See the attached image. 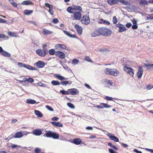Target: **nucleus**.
<instances>
[{
    "label": "nucleus",
    "instance_id": "nucleus-3",
    "mask_svg": "<svg viewBox=\"0 0 153 153\" xmlns=\"http://www.w3.org/2000/svg\"><path fill=\"white\" fill-rule=\"evenodd\" d=\"M81 21L83 24L88 25L90 22V20L88 16H84L81 19Z\"/></svg>",
    "mask_w": 153,
    "mask_h": 153
},
{
    "label": "nucleus",
    "instance_id": "nucleus-23",
    "mask_svg": "<svg viewBox=\"0 0 153 153\" xmlns=\"http://www.w3.org/2000/svg\"><path fill=\"white\" fill-rule=\"evenodd\" d=\"M81 142L82 141L79 139L75 138L73 140L74 143L77 145H79Z\"/></svg>",
    "mask_w": 153,
    "mask_h": 153
},
{
    "label": "nucleus",
    "instance_id": "nucleus-6",
    "mask_svg": "<svg viewBox=\"0 0 153 153\" xmlns=\"http://www.w3.org/2000/svg\"><path fill=\"white\" fill-rule=\"evenodd\" d=\"M56 55L61 59H63L65 57V53L62 51H57L56 53Z\"/></svg>",
    "mask_w": 153,
    "mask_h": 153
},
{
    "label": "nucleus",
    "instance_id": "nucleus-62",
    "mask_svg": "<svg viewBox=\"0 0 153 153\" xmlns=\"http://www.w3.org/2000/svg\"><path fill=\"white\" fill-rule=\"evenodd\" d=\"M53 22L54 24H56L58 22V20L57 19H54L53 20Z\"/></svg>",
    "mask_w": 153,
    "mask_h": 153
},
{
    "label": "nucleus",
    "instance_id": "nucleus-31",
    "mask_svg": "<svg viewBox=\"0 0 153 153\" xmlns=\"http://www.w3.org/2000/svg\"><path fill=\"white\" fill-rule=\"evenodd\" d=\"M97 22L100 24H105V20L101 18H99L97 20Z\"/></svg>",
    "mask_w": 153,
    "mask_h": 153
},
{
    "label": "nucleus",
    "instance_id": "nucleus-63",
    "mask_svg": "<svg viewBox=\"0 0 153 153\" xmlns=\"http://www.w3.org/2000/svg\"><path fill=\"white\" fill-rule=\"evenodd\" d=\"M85 60L88 62H91V59L88 56H87L85 58Z\"/></svg>",
    "mask_w": 153,
    "mask_h": 153
},
{
    "label": "nucleus",
    "instance_id": "nucleus-21",
    "mask_svg": "<svg viewBox=\"0 0 153 153\" xmlns=\"http://www.w3.org/2000/svg\"><path fill=\"white\" fill-rule=\"evenodd\" d=\"M7 34L12 37H17V33L15 32L9 31L7 33Z\"/></svg>",
    "mask_w": 153,
    "mask_h": 153
},
{
    "label": "nucleus",
    "instance_id": "nucleus-18",
    "mask_svg": "<svg viewBox=\"0 0 153 153\" xmlns=\"http://www.w3.org/2000/svg\"><path fill=\"white\" fill-rule=\"evenodd\" d=\"M68 91H69V94L76 95L77 94V90L76 89H68Z\"/></svg>",
    "mask_w": 153,
    "mask_h": 153
},
{
    "label": "nucleus",
    "instance_id": "nucleus-49",
    "mask_svg": "<svg viewBox=\"0 0 153 153\" xmlns=\"http://www.w3.org/2000/svg\"><path fill=\"white\" fill-rule=\"evenodd\" d=\"M112 21L114 24H116L117 22V19L116 16H114L113 17Z\"/></svg>",
    "mask_w": 153,
    "mask_h": 153
},
{
    "label": "nucleus",
    "instance_id": "nucleus-34",
    "mask_svg": "<svg viewBox=\"0 0 153 153\" xmlns=\"http://www.w3.org/2000/svg\"><path fill=\"white\" fill-rule=\"evenodd\" d=\"M52 135V137L53 139H58L59 137V134L54 132H53V134Z\"/></svg>",
    "mask_w": 153,
    "mask_h": 153
},
{
    "label": "nucleus",
    "instance_id": "nucleus-43",
    "mask_svg": "<svg viewBox=\"0 0 153 153\" xmlns=\"http://www.w3.org/2000/svg\"><path fill=\"white\" fill-rule=\"evenodd\" d=\"M148 15L149 16L146 17L147 20H148L153 19V14H148Z\"/></svg>",
    "mask_w": 153,
    "mask_h": 153
},
{
    "label": "nucleus",
    "instance_id": "nucleus-20",
    "mask_svg": "<svg viewBox=\"0 0 153 153\" xmlns=\"http://www.w3.org/2000/svg\"><path fill=\"white\" fill-rule=\"evenodd\" d=\"M34 113L38 117H43V114L42 113L39 111L38 110H35Z\"/></svg>",
    "mask_w": 153,
    "mask_h": 153
},
{
    "label": "nucleus",
    "instance_id": "nucleus-36",
    "mask_svg": "<svg viewBox=\"0 0 153 153\" xmlns=\"http://www.w3.org/2000/svg\"><path fill=\"white\" fill-rule=\"evenodd\" d=\"M23 79L24 80L25 82L27 81L30 83L33 82L34 81V80L31 78H24Z\"/></svg>",
    "mask_w": 153,
    "mask_h": 153
},
{
    "label": "nucleus",
    "instance_id": "nucleus-37",
    "mask_svg": "<svg viewBox=\"0 0 153 153\" xmlns=\"http://www.w3.org/2000/svg\"><path fill=\"white\" fill-rule=\"evenodd\" d=\"M117 0H107V2L110 4H113L117 3Z\"/></svg>",
    "mask_w": 153,
    "mask_h": 153
},
{
    "label": "nucleus",
    "instance_id": "nucleus-32",
    "mask_svg": "<svg viewBox=\"0 0 153 153\" xmlns=\"http://www.w3.org/2000/svg\"><path fill=\"white\" fill-rule=\"evenodd\" d=\"M51 84L53 85H60V82L57 81L53 80L51 82Z\"/></svg>",
    "mask_w": 153,
    "mask_h": 153
},
{
    "label": "nucleus",
    "instance_id": "nucleus-54",
    "mask_svg": "<svg viewBox=\"0 0 153 153\" xmlns=\"http://www.w3.org/2000/svg\"><path fill=\"white\" fill-rule=\"evenodd\" d=\"M45 5L46 7H47L49 8V9H53V6L51 5H50L48 3H46L45 4Z\"/></svg>",
    "mask_w": 153,
    "mask_h": 153
},
{
    "label": "nucleus",
    "instance_id": "nucleus-53",
    "mask_svg": "<svg viewBox=\"0 0 153 153\" xmlns=\"http://www.w3.org/2000/svg\"><path fill=\"white\" fill-rule=\"evenodd\" d=\"M108 146H111L113 148L116 149L117 150H118V149L114 145H112V143H108Z\"/></svg>",
    "mask_w": 153,
    "mask_h": 153
},
{
    "label": "nucleus",
    "instance_id": "nucleus-51",
    "mask_svg": "<svg viewBox=\"0 0 153 153\" xmlns=\"http://www.w3.org/2000/svg\"><path fill=\"white\" fill-rule=\"evenodd\" d=\"M25 64H23L22 62H19L18 63L17 65L18 66V67L19 68L22 67H24L25 68Z\"/></svg>",
    "mask_w": 153,
    "mask_h": 153
},
{
    "label": "nucleus",
    "instance_id": "nucleus-16",
    "mask_svg": "<svg viewBox=\"0 0 153 153\" xmlns=\"http://www.w3.org/2000/svg\"><path fill=\"white\" fill-rule=\"evenodd\" d=\"M22 132L19 131L16 133L13 136L14 138H20L22 137Z\"/></svg>",
    "mask_w": 153,
    "mask_h": 153
},
{
    "label": "nucleus",
    "instance_id": "nucleus-52",
    "mask_svg": "<svg viewBox=\"0 0 153 153\" xmlns=\"http://www.w3.org/2000/svg\"><path fill=\"white\" fill-rule=\"evenodd\" d=\"M62 85H66L68 84L69 82L68 81H65L61 82Z\"/></svg>",
    "mask_w": 153,
    "mask_h": 153
},
{
    "label": "nucleus",
    "instance_id": "nucleus-5",
    "mask_svg": "<svg viewBox=\"0 0 153 153\" xmlns=\"http://www.w3.org/2000/svg\"><path fill=\"white\" fill-rule=\"evenodd\" d=\"M36 53L39 56L42 57H44L46 55L45 51L41 49H39L36 51Z\"/></svg>",
    "mask_w": 153,
    "mask_h": 153
},
{
    "label": "nucleus",
    "instance_id": "nucleus-24",
    "mask_svg": "<svg viewBox=\"0 0 153 153\" xmlns=\"http://www.w3.org/2000/svg\"><path fill=\"white\" fill-rule=\"evenodd\" d=\"M73 7H74V11L78 10L80 12H82V8L81 7L77 5H74Z\"/></svg>",
    "mask_w": 153,
    "mask_h": 153
},
{
    "label": "nucleus",
    "instance_id": "nucleus-25",
    "mask_svg": "<svg viewBox=\"0 0 153 153\" xmlns=\"http://www.w3.org/2000/svg\"><path fill=\"white\" fill-rule=\"evenodd\" d=\"M33 12V10H25L24 11V13L27 15H30Z\"/></svg>",
    "mask_w": 153,
    "mask_h": 153
},
{
    "label": "nucleus",
    "instance_id": "nucleus-27",
    "mask_svg": "<svg viewBox=\"0 0 153 153\" xmlns=\"http://www.w3.org/2000/svg\"><path fill=\"white\" fill-rule=\"evenodd\" d=\"M36 101L34 100H32L31 99H28L26 100V103H30V104H34L36 103ZM38 103H37L36 104Z\"/></svg>",
    "mask_w": 153,
    "mask_h": 153
},
{
    "label": "nucleus",
    "instance_id": "nucleus-50",
    "mask_svg": "<svg viewBox=\"0 0 153 153\" xmlns=\"http://www.w3.org/2000/svg\"><path fill=\"white\" fill-rule=\"evenodd\" d=\"M41 150L38 148H36L35 149V153H41Z\"/></svg>",
    "mask_w": 153,
    "mask_h": 153
},
{
    "label": "nucleus",
    "instance_id": "nucleus-48",
    "mask_svg": "<svg viewBox=\"0 0 153 153\" xmlns=\"http://www.w3.org/2000/svg\"><path fill=\"white\" fill-rule=\"evenodd\" d=\"M0 38H5L6 39H8V37L4 34H0Z\"/></svg>",
    "mask_w": 153,
    "mask_h": 153
},
{
    "label": "nucleus",
    "instance_id": "nucleus-57",
    "mask_svg": "<svg viewBox=\"0 0 153 153\" xmlns=\"http://www.w3.org/2000/svg\"><path fill=\"white\" fill-rule=\"evenodd\" d=\"M0 23H4L7 24V21L6 20L0 18Z\"/></svg>",
    "mask_w": 153,
    "mask_h": 153
},
{
    "label": "nucleus",
    "instance_id": "nucleus-17",
    "mask_svg": "<svg viewBox=\"0 0 153 153\" xmlns=\"http://www.w3.org/2000/svg\"><path fill=\"white\" fill-rule=\"evenodd\" d=\"M33 134L36 136H39L42 134V131L41 130L36 129L33 131Z\"/></svg>",
    "mask_w": 153,
    "mask_h": 153
},
{
    "label": "nucleus",
    "instance_id": "nucleus-22",
    "mask_svg": "<svg viewBox=\"0 0 153 153\" xmlns=\"http://www.w3.org/2000/svg\"><path fill=\"white\" fill-rule=\"evenodd\" d=\"M25 68L28 69L29 70H36L37 69L36 68H33L31 66H30L29 65H25Z\"/></svg>",
    "mask_w": 153,
    "mask_h": 153
},
{
    "label": "nucleus",
    "instance_id": "nucleus-28",
    "mask_svg": "<svg viewBox=\"0 0 153 153\" xmlns=\"http://www.w3.org/2000/svg\"><path fill=\"white\" fill-rule=\"evenodd\" d=\"M127 29L126 27H125L123 25L121 26L120 27V28L119 30V32L121 33L127 30Z\"/></svg>",
    "mask_w": 153,
    "mask_h": 153
},
{
    "label": "nucleus",
    "instance_id": "nucleus-30",
    "mask_svg": "<svg viewBox=\"0 0 153 153\" xmlns=\"http://www.w3.org/2000/svg\"><path fill=\"white\" fill-rule=\"evenodd\" d=\"M53 132H52L51 131H49L47 132L45 134V135L46 137H52Z\"/></svg>",
    "mask_w": 153,
    "mask_h": 153
},
{
    "label": "nucleus",
    "instance_id": "nucleus-46",
    "mask_svg": "<svg viewBox=\"0 0 153 153\" xmlns=\"http://www.w3.org/2000/svg\"><path fill=\"white\" fill-rule=\"evenodd\" d=\"M10 146L12 148L15 149L18 147L20 148V147L19 146L17 145H16L12 143H11V145Z\"/></svg>",
    "mask_w": 153,
    "mask_h": 153
},
{
    "label": "nucleus",
    "instance_id": "nucleus-15",
    "mask_svg": "<svg viewBox=\"0 0 153 153\" xmlns=\"http://www.w3.org/2000/svg\"><path fill=\"white\" fill-rule=\"evenodd\" d=\"M36 65L39 68H42L45 66V63L42 61H39L36 63Z\"/></svg>",
    "mask_w": 153,
    "mask_h": 153
},
{
    "label": "nucleus",
    "instance_id": "nucleus-64",
    "mask_svg": "<svg viewBox=\"0 0 153 153\" xmlns=\"http://www.w3.org/2000/svg\"><path fill=\"white\" fill-rule=\"evenodd\" d=\"M52 9H49V10H48V12L51 15H53V10Z\"/></svg>",
    "mask_w": 153,
    "mask_h": 153
},
{
    "label": "nucleus",
    "instance_id": "nucleus-7",
    "mask_svg": "<svg viewBox=\"0 0 153 153\" xmlns=\"http://www.w3.org/2000/svg\"><path fill=\"white\" fill-rule=\"evenodd\" d=\"M73 14L75 20H80L81 17V14L80 12H75Z\"/></svg>",
    "mask_w": 153,
    "mask_h": 153
},
{
    "label": "nucleus",
    "instance_id": "nucleus-59",
    "mask_svg": "<svg viewBox=\"0 0 153 153\" xmlns=\"http://www.w3.org/2000/svg\"><path fill=\"white\" fill-rule=\"evenodd\" d=\"M109 151L110 153H117L116 151H114L113 149H109Z\"/></svg>",
    "mask_w": 153,
    "mask_h": 153
},
{
    "label": "nucleus",
    "instance_id": "nucleus-10",
    "mask_svg": "<svg viewBox=\"0 0 153 153\" xmlns=\"http://www.w3.org/2000/svg\"><path fill=\"white\" fill-rule=\"evenodd\" d=\"M100 35L105 36V27H101L98 29Z\"/></svg>",
    "mask_w": 153,
    "mask_h": 153
},
{
    "label": "nucleus",
    "instance_id": "nucleus-56",
    "mask_svg": "<svg viewBox=\"0 0 153 153\" xmlns=\"http://www.w3.org/2000/svg\"><path fill=\"white\" fill-rule=\"evenodd\" d=\"M148 3V2L145 0H142L140 2V4L143 5L147 4Z\"/></svg>",
    "mask_w": 153,
    "mask_h": 153
},
{
    "label": "nucleus",
    "instance_id": "nucleus-45",
    "mask_svg": "<svg viewBox=\"0 0 153 153\" xmlns=\"http://www.w3.org/2000/svg\"><path fill=\"white\" fill-rule=\"evenodd\" d=\"M67 105L70 108H75V107L74 105L71 103L68 102L67 103Z\"/></svg>",
    "mask_w": 153,
    "mask_h": 153
},
{
    "label": "nucleus",
    "instance_id": "nucleus-26",
    "mask_svg": "<svg viewBox=\"0 0 153 153\" xmlns=\"http://www.w3.org/2000/svg\"><path fill=\"white\" fill-rule=\"evenodd\" d=\"M67 11L71 13H74V7H72L71 6L69 7L67 9Z\"/></svg>",
    "mask_w": 153,
    "mask_h": 153
},
{
    "label": "nucleus",
    "instance_id": "nucleus-12",
    "mask_svg": "<svg viewBox=\"0 0 153 153\" xmlns=\"http://www.w3.org/2000/svg\"><path fill=\"white\" fill-rule=\"evenodd\" d=\"M54 76L56 78L59 79L61 81H62L67 79L63 76H61L60 74H55L54 75Z\"/></svg>",
    "mask_w": 153,
    "mask_h": 153
},
{
    "label": "nucleus",
    "instance_id": "nucleus-9",
    "mask_svg": "<svg viewBox=\"0 0 153 153\" xmlns=\"http://www.w3.org/2000/svg\"><path fill=\"white\" fill-rule=\"evenodd\" d=\"M75 27L78 34L79 35L81 34L82 33V28L77 24L75 25Z\"/></svg>",
    "mask_w": 153,
    "mask_h": 153
},
{
    "label": "nucleus",
    "instance_id": "nucleus-60",
    "mask_svg": "<svg viewBox=\"0 0 153 153\" xmlns=\"http://www.w3.org/2000/svg\"><path fill=\"white\" fill-rule=\"evenodd\" d=\"M138 26L137 24L134 25L132 27V28L133 30L136 29L137 28Z\"/></svg>",
    "mask_w": 153,
    "mask_h": 153
},
{
    "label": "nucleus",
    "instance_id": "nucleus-2",
    "mask_svg": "<svg viewBox=\"0 0 153 153\" xmlns=\"http://www.w3.org/2000/svg\"><path fill=\"white\" fill-rule=\"evenodd\" d=\"M124 69L125 71L129 74L131 76H133L134 75L133 69L129 67L128 65H126L124 67Z\"/></svg>",
    "mask_w": 153,
    "mask_h": 153
},
{
    "label": "nucleus",
    "instance_id": "nucleus-47",
    "mask_svg": "<svg viewBox=\"0 0 153 153\" xmlns=\"http://www.w3.org/2000/svg\"><path fill=\"white\" fill-rule=\"evenodd\" d=\"M37 85H38L40 87H46V85H45L43 83H42L41 82H39L37 83Z\"/></svg>",
    "mask_w": 153,
    "mask_h": 153
},
{
    "label": "nucleus",
    "instance_id": "nucleus-58",
    "mask_svg": "<svg viewBox=\"0 0 153 153\" xmlns=\"http://www.w3.org/2000/svg\"><path fill=\"white\" fill-rule=\"evenodd\" d=\"M30 133L28 132V131H24L23 132H22V134H23L22 137L24 136H27L28 134H30Z\"/></svg>",
    "mask_w": 153,
    "mask_h": 153
},
{
    "label": "nucleus",
    "instance_id": "nucleus-38",
    "mask_svg": "<svg viewBox=\"0 0 153 153\" xmlns=\"http://www.w3.org/2000/svg\"><path fill=\"white\" fill-rule=\"evenodd\" d=\"M10 3L13 6L15 7H16L17 6V4L16 3L15 1L13 0H8Z\"/></svg>",
    "mask_w": 153,
    "mask_h": 153
},
{
    "label": "nucleus",
    "instance_id": "nucleus-40",
    "mask_svg": "<svg viewBox=\"0 0 153 153\" xmlns=\"http://www.w3.org/2000/svg\"><path fill=\"white\" fill-rule=\"evenodd\" d=\"M111 31L108 29L106 28V36H109L111 34Z\"/></svg>",
    "mask_w": 153,
    "mask_h": 153
},
{
    "label": "nucleus",
    "instance_id": "nucleus-13",
    "mask_svg": "<svg viewBox=\"0 0 153 153\" xmlns=\"http://www.w3.org/2000/svg\"><path fill=\"white\" fill-rule=\"evenodd\" d=\"M43 34L45 35H48L51 34L53 33V32L49 30H48L44 28L42 29Z\"/></svg>",
    "mask_w": 153,
    "mask_h": 153
},
{
    "label": "nucleus",
    "instance_id": "nucleus-1",
    "mask_svg": "<svg viewBox=\"0 0 153 153\" xmlns=\"http://www.w3.org/2000/svg\"><path fill=\"white\" fill-rule=\"evenodd\" d=\"M106 73L115 76H117L119 73V71L114 68H107L106 69Z\"/></svg>",
    "mask_w": 153,
    "mask_h": 153
},
{
    "label": "nucleus",
    "instance_id": "nucleus-11",
    "mask_svg": "<svg viewBox=\"0 0 153 153\" xmlns=\"http://www.w3.org/2000/svg\"><path fill=\"white\" fill-rule=\"evenodd\" d=\"M98 31V29H96L93 31L91 33L92 36L93 37H95L100 36V35Z\"/></svg>",
    "mask_w": 153,
    "mask_h": 153
},
{
    "label": "nucleus",
    "instance_id": "nucleus-8",
    "mask_svg": "<svg viewBox=\"0 0 153 153\" xmlns=\"http://www.w3.org/2000/svg\"><path fill=\"white\" fill-rule=\"evenodd\" d=\"M143 70L142 67H139L137 73V77L138 78H141L143 74Z\"/></svg>",
    "mask_w": 153,
    "mask_h": 153
},
{
    "label": "nucleus",
    "instance_id": "nucleus-19",
    "mask_svg": "<svg viewBox=\"0 0 153 153\" xmlns=\"http://www.w3.org/2000/svg\"><path fill=\"white\" fill-rule=\"evenodd\" d=\"M52 124L54 126L62 127V124L59 122H51Z\"/></svg>",
    "mask_w": 153,
    "mask_h": 153
},
{
    "label": "nucleus",
    "instance_id": "nucleus-44",
    "mask_svg": "<svg viewBox=\"0 0 153 153\" xmlns=\"http://www.w3.org/2000/svg\"><path fill=\"white\" fill-rule=\"evenodd\" d=\"M79 62V60L76 59H74L72 60V64L75 65H76Z\"/></svg>",
    "mask_w": 153,
    "mask_h": 153
},
{
    "label": "nucleus",
    "instance_id": "nucleus-4",
    "mask_svg": "<svg viewBox=\"0 0 153 153\" xmlns=\"http://www.w3.org/2000/svg\"><path fill=\"white\" fill-rule=\"evenodd\" d=\"M106 135L108 136L110 139L115 142H118L119 141V139L116 137L114 136L113 134L110 133L108 132L107 134H106Z\"/></svg>",
    "mask_w": 153,
    "mask_h": 153
},
{
    "label": "nucleus",
    "instance_id": "nucleus-41",
    "mask_svg": "<svg viewBox=\"0 0 153 153\" xmlns=\"http://www.w3.org/2000/svg\"><path fill=\"white\" fill-rule=\"evenodd\" d=\"M31 4V2L28 0L23 1L22 3V5H28L30 4Z\"/></svg>",
    "mask_w": 153,
    "mask_h": 153
},
{
    "label": "nucleus",
    "instance_id": "nucleus-35",
    "mask_svg": "<svg viewBox=\"0 0 153 153\" xmlns=\"http://www.w3.org/2000/svg\"><path fill=\"white\" fill-rule=\"evenodd\" d=\"M2 55L4 56L10 57V54L6 51H3L1 53Z\"/></svg>",
    "mask_w": 153,
    "mask_h": 153
},
{
    "label": "nucleus",
    "instance_id": "nucleus-14",
    "mask_svg": "<svg viewBox=\"0 0 153 153\" xmlns=\"http://www.w3.org/2000/svg\"><path fill=\"white\" fill-rule=\"evenodd\" d=\"M55 48L56 49L60 48L65 49L66 48V46L64 44H57L55 45Z\"/></svg>",
    "mask_w": 153,
    "mask_h": 153
},
{
    "label": "nucleus",
    "instance_id": "nucleus-29",
    "mask_svg": "<svg viewBox=\"0 0 153 153\" xmlns=\"http://www.w3.org/2000/svg\"><path fill=\"white\" fill-rule=\"evenodd\" d=\"M64 33L67 35L68 36L70 37H72V38H76V36L75 35H72L69 32L65 31V30H64L63 31Z\"/></svg>",
    "mask_w": 153,
    "mask_h": 153
},
{
    "label": "nucleus",
    "instance_id": "nucleus-55",
    "mask_svg": "<svg viewBox=\"0 0 153 153\" xmlns=\"http://www.w3.org/2000/svg\"><path fill=\"white\" fill-rule=\"evenodd\" d=\"M46 108L48 109V110L51 111H53V108L50 106L47 105L45 106Z\"/></svg>",
    "mask_w": 153,
    "mask_h": 153
},
{
    "label": "nucleus",
    "instance_id": "nucleus-39",
    "mask_svg": "<svg viewBox=\"0 0 153 153\" xmlns=\"http://www.w3.org/2000/svg\"><path fill=\"white\" fill-rule=\"evenodd\" d=\"M69 91H68V90L67 91L62 90L60 91V92L63 95H68L69 94Z\"/></svg>",
    "mask_w": 153,
    "mask_h": 153
},
{
    "label": "nucleus",
    "instance_id": "nucleus-33",
    "mask_svg": "<svg viewBox=\"0 0 153 153\" xmlns=\"http://www.w3.org/2000/svg\"><path fill=\"white\" fill-rule=\"evenodd\" d=\"M106 82L111 86H115V84L110 80L106 79Z\"/></svg>",
    "mask_w": 153,
    "mask_h": 153
},
{
    "label": "nucleus",
    "instance_id": "nucleus-61",
    "mask_svg": "<svg viewBox=\"0 0 153 153\" xmlns=\"http://www.w3.org/2000/svg\"><path fill=\"white\" fill-rule=\"evenodd\" d=\"M131 25L132 24L130 22H128L126 24V26L128 28H129Z\"/></svg>",
    "mask_w": 153,
    "mask_h": 153
},
{
    "label": "nucleus",
    "instance_id": "nucleus-42",
    "mask_svg": "<svg viewBox=\"0 0 153 153\" xmlns=\"http://www.w3.org/2000/svg\"><path fill=\"white\" fill-rule=\"evenodd\" d=\"M55 50L53 49L50 50L49 51V53L50 55H53L55 53Z\"/></svg>",
    "mask_w": 153,
    "mask_h": 153
}]
</instances>
